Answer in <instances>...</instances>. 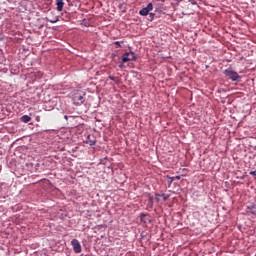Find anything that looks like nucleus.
Segmentation results:
<instances>
[{
	"mask_svg": "<svg viewBox=\"0 0 256 256\" xmlns=\"http://www.w3.org/2000/svg\"><path fill=\"white\" fill-rule=\"evenodd\" d=\"M223 74L231 81H241V76H239V74L234 70L226 69Z\"/></svg>",
	"mask_w": 256,
	"mask_h": 256,
	"instance_id": "f257e3e1",
	"label": "nucleus"
},
{
	"mask_svg": "<svg viewBox=\"0 0 256 256\" xmlns=\"http://www.w3.org/2000/svg\"><path fill=\"white\" fill-rule=\"evenodd\" d=\"M129 61H137V54H135V52L130 51L122 55V63H127Z\"/></svg>",
	"mask_w": 256,
	"mask_h": 256,
	"instance_id": "f03ea898",
	"label": "nucleus"
},
{
	"mask_svg": "<svg viewBox=\"0 0 256 256\" xmlns=\"http://www.w3.org/2000/svg\"><path fill=\"white\" fill-rule=\"evenodd\" d=\"M73 103L74 105L80 106L83 105L85 103V94H81V93H75L73 95Z\"/></svg>",
	"mask_w": 256,
	"mask_h": 256,
	"instance_id": "7ed1b4c3",
	"label": "nucleus"
},
{
	"mask_svg": "<svg viewBox=\"0 0 256 256\" xmlns=\"http://www.w3.org/2000/svg\"><path fill=\"white\" fill-rule=\"evenodd\" d=\"M150 11H153V3H149L146 7L139 11V15L142 17H147Z\"/></svg>",
	"mask_w": 256,
	"mask_h": 256,
	"instance_id": "20e7f679",
	"label": "nucleus"
},
{
	"mask_svg": "<svg viewBox=\"0 0 256 256\" xmlns=\"http://www.w3.org/2000/svg\"><path fill=\"white\" fill-rule=\"evenodd\" d=\"M71 245H72V247H73L74 253H81L82 247H81V243L79 242V240L73 239V240L71 241Z\"/></svg>",
	"mask_w": 256,
	"mask_h": 256,
	"instance_id": "39448f33",
	"label": "nucleus"
},
{
	"mask_svg": "<svg viewBox=\"0 0 256 256\" xmlns=\"http://www.w3.org/2000/svg\"><path fill=\"white\" fill-rule=\"evenodd\" d=\"M140 221L145 225H149V223H151V215L146 213H140Z\"/></svg>",
	"mask_w": 256,
	"mask_h": 256,
	"instance_id": "423d86ee",
	"label": "nucleus"
},
{
	"mask_svg": "<svg viewBox=\"0 0 256 256\" xmlns=\"http://www.w3.org/2000/svg\"><path fill=\"white\" fill-rule=\"evenodd\" d=\"M256 204H250L246 207V213H249L250 215H256Z\"/></svg>",
	"mask_w": 256,
	"mask_h": 256,
	"instance_id": "0eeeda50",
	"label": "nucleus"
},
{
	"mask_svg": "<svg viewBox=\"0 0 256 256\" xmlns=\"http://www.w3.org/2000/svg\"><path fill=\"white\" fill-rule=\"evenodd\" d=\"M57 11H63V7H65V2L63 0H56Z\"/></svg>",
	"mask_w": 256,
	"mask_h": 256,
	"instance_id": "6e6552de",
	"label": "nucleus"
},
{
	"mask_svg": "<svg viewBox=\"0 0 256 256\" xmlns=\"http://www.w3.org/2000/svg\"><path fill=\"white\" fill-rule=\"evenodd\" d=\"M155 197H162L163 201H167L169 199V197H171V194H165V193L161 192V193H156Z\"/></svg>",
	"mask_w": 256,
	"mask_h": 256,
	"instance_id": "1a4fd4ad",
	"label": "nucleus"
},
{
	"mask_svg": "<svg viewBox=\"0 0 256 256\" xmlns=\"http://www.w3.org/2000/svg\"><path fill=\"white\" fill-rule=\"evenodd\" d=\"M86 143L88 145H90V147H93V145H95L97 143V140H95V139L91 140V136H88L87 140H86Z\"/></svg>",
	"mask_w": 256,
	"mask_h": 256,
	"instance_id": "9d476101",
	"label": "nucleus"
},
{
	"mask_svg": "<svg viewBox=\"0 0 256 256\" xmlns=\"http://www.w3.org/2000/svg\"><path fill=\"white\" fill-rule=\"evenodd\" d=\"M20 121L22 123H29V121H31V118L29 115H23L21 118H20Z\"/></svg>",
	"mask_w": 256,
	"mask_h": 256,
	"instance_id": "9b49d317",
	"label": "nucleus"
},
{
	"mask_svg": "<svg viewBox=\"0 0 256 256\" xmlns=\"http://www.w3.org/2000/svg\"><path fill=\"white\" fill-rule=\"evenodd\" d=\"M147 208L153 209V197L152 196H149V198H148Z\"/></svg>",
	"mask_w": 256,
	"mask_h": 256,
	"instance_id": "f8f14e48",
	"label": "nucleus"
},
{
	"mask_svg": "<svg viewBox=\"0 0 256 256\" xmlns=\"http://www.w3.org/2000/svg\"><path fill=\"white\" fill-rule=\"evenodd\" d=\"M168 179V187H171L173 184V181H175V177L167 176Z\"/></svg>",
	"mask_w": 256,
	"mask_h": 256,
	"instance_id": "ddd939ff",
	"label": "nucleus"
},
{
	"mask_svg": "<svg viewBox=\"0 0 256 256\" xmlns=\"http://www.w3.org/2000/svg\"><path fill=\"white\" fill-rule=\"evenodd\" d=\"M147 19L148 21H153V19H155V13H149Z\"/></svg>",
	"mask_w": 256,
	"mask_h": 256,
	"instance_id": "4468645a",
	"label": "nucleus"
},
{
	"mask_svg": "<svg viewBox=\"0 0 256 256\" xmlns=\"http://www.w3.org/2000/svg\"><path fill=\"white\" fill-rule=\"evenodd\" d=\"M47 21H49V23H57V21H59V17L52 18V19L47 18Z\"/></svg>",
	"mask_w": 256,
	"mask_h": 256,
	"instance_id": "2eb2a0df",
	"label": "nucleus"
},
{
	"mask_svg": "<svg viewBox=\"0 0 256 256\" xmlns=\"http://www.w3.org/2000/svg\"><path fill=\"white\" fill-rule=\"evenodd\" d=\"M1 39H3V29L2 28H0V41H1Z\"/></svg>",
	"mask_w": 256,
	"mask_h": 256,
	"instance_id": "dca6fc26",
	"label": "nucleus"
},
{
	"mask_svg": "<svg viewBox=\"0 0 256 256\" xmlns=\"http://www.w3.org/2000/svg\"><path fill=\"white\" fill-rule=\"evenodd\" d=\"M108 79H110V81H117V78H115L113 76H109Z\"/></svg>",
	"mask_w": 256,
	"mask_h": 256,
	"instance_id": "f3484780",
	"label": "nucleus"
},
{
	"mask_svg": "<svg viewBox=\"0 0 256 256\" xmlns=\"http://www.w3.org/2000/svg\"><path fill=\"white\" fill-rule=\"evenodd\" d=\"M114 45H117V46L121 47V42L115 41V42H114Z\"/></svg>",
	"mask_w": 256,
	"mask_h": 256,
	"instance_id": "a211bd4d",
	"label": "nucleus"
},
{
	"mask_svg": "<svg viewBox=\"0 0 256 256\" xmlns=\"http://www.w3.org/2000/svg\"><path fill=\"white\" fill-rule=\"evenodd\" d=\"M250 175H253L254 177H256V170L255 171H251Z\"/></svg>",
	"mask_w": 256,
	"mask_h": 256,
	"instance_id": "6ab92c4d",
	"label": "nucleus"
},
{
	"mask_svg": "<svg viewBox=\"0 0 256 256\" xmlns=\"http://www.w3.org/2000/svg\"><path fill=\"white\" fill-rule=\"evenodd\" d=\"M159 197H161V196H155V201H157V203H159V201H160Z\"/></svg>",
	"mask_w": 256,
	"mask_h": 256,
	"instance_id": "aec40b11",
	"label": "nucleus"
},
{
	"mask_svg": "<svg viewBox=\"0 0 256 256\" xmlns=\"http://www.w3.org/2000/svg\"><path fill=\"white\" fill-rule=\"evenodd\" d=\"M175 179L179 180V179H181V176H174V181H175Z\"/></svg>",
	"mask_w": 256,
	"mask_h": 256,
	"instance_id": "412c9836",
	"label": "nucleus"
},
{
	"mask_svg": "<svg viewBox=\"0 0 256 256\" xmlns=\"http://www.w3.org/2000/svg\"><path fill=\"white\" fill-rule=\"evenodd\" d=\"M64 119H65L66 121H68L69 116L65 115V116H64Z\"/></svg>",
	"mask_w": 256,
	"mask_h": 256,
	"instance_id": "4be33fe9",
	"label": "nucleus"
},
{
	"mask_svg": "<svg viewBox=\"0 0 256 256\" xmlns=\"http://www.w3.org/2000/svg\"><path fill=\"white\" fill-rule=\"evenodd\" d=\"M119 68H120V69H123V64H119Z\"/></svg>",
	"mask_w": 256,
	"mask_h": 256,
	"instance_id": "5701e85b",
	"label": "nucleus"
},
{
	"mask_svg": "<svg viewBox=\"0 0 256 256\" xmlns=\"http://www.w3.org/2000/svg\"><path fill=\"white\" fill-rule=\"evenodd\" d=\"M178 3H179V1H181V0H176Z\"/></svg>",
	"mask_w": 256,
	"mask_h": 256,
	"instance_id": "b1692460",
	"label": "nucleus"
}]
</instances>
